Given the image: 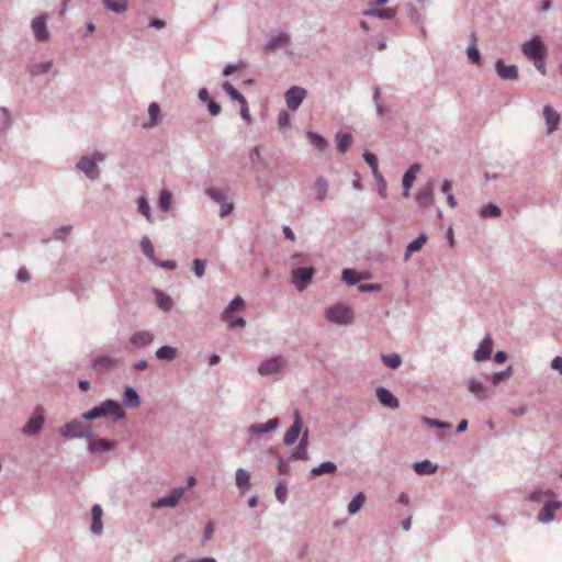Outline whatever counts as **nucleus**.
<instances>
[{
    "label": "nucleus",
    "mask_w": 562,
    "mask_h": 562,
    "mask_svg": "<svg viewBox=\"0 0 562 562\" xmlns=\"http://www.w3.org/2000/svg\"><path fill=\"white\" fill-rule=\"evenodd\" d=\"M100 417H113L115 419H123L125 417V411L117 401L108 398L82 414V418L85 420H92Z\"/></svg>",
    "instance_id": "f257e3e1"
},
{
    "label": "nucleus",
    "mask_w": 562,
    "mask_h": 562,
    "mask_svg": "<svg viewBox=\"0 0 562 562\" xmlns=\"http://www.w3.org/2000/svg\"><path fill=\"white\" fill-rule=\"evenodd\" d=\"M104 159L105 154L101 151H94L91 156H82L77 162L76 167L88 179L98 180L100 178V169L98 168V162H102Z\"/></svg>",
    "instance_id": "f03ea898"
},
{
    "label": "nucleus",
    "mask_w": 562,
    "mask_h": 562,
    "mask_svg": "<svg viewBox=\"0 0 562 562\" xmlns=\"http://www.w3.org/2000/svg\"><path fill=\"white\" fill-rule=\"evenodd\" d=\"M91 426L81 420L72 419L59 428V435L65 439H90Z\"/></svg>",
    "instance_id": "7ed1b4c3"
},
{
    "label": "nucleus",
    "mask_w": 562,
    "mask_h": 562,
    "mask_svg": "<svg viewBox=\"0 0 562 562\" xmlns=\"http://www.w3.org/2000/svg\"><path fill=\"white\" fill-rule=\"evenodd\" d=\"M326 318L334 324L350 325L353 323V311L346 304H334L326 310Z\"/></svg>",
    "instance_id": "20e7f679"
},
{
    "label": "nucleus",
    "mask_w": 562,
    "mask_h": 562,
    "mask_svg": "<svg viewBox=\"0 0 562 562\" xmlns=\"http://www.w3.org/2000/svg\"><path fill=\"white\" fill-rule=\"evenodd\" d=\"M521 53L530 60L539 56H547V47L541 37L536 35L522 44Z\"/></svg>",
    "instance_id": "39448f33"
},
{
    "label": "nucleus",
    "mask_w": 562,
    "mask_h": 562,
    "mask_svg": "<svg viewBox=\"0 0 562 562\" xmlns=\"http://www.w3.org/2000/svg\"><path fill=\"white\" fill-rule=\"evenodd\" d=\"M44 422V411L38 406L32 412L27 423L22 428L23 434L30 436L38 435L43 428Z\"/></svg>",
    "instance_id": "423d86ee"
},
{
    "label": "nucleus",
    "mask_w": 562,
    "mask_h": 562,
    "mask_svg": "<svg viewBox=\"0 0 562 562\" xmlns=\"http://www.w3.org/2000/svg\"><path fill=\"white\" fill-rule=\"evenodd\" d=\"M284 366V358L281 356H276L263 360L258 367V372L262 376L277 375L281 373Z\"/></svg>",
    "instance_id": "0eeeda50"
},
{
    "label": "nucleus",
    "mask_w": 562,
    "mask_h": 562,
    "mask_svg": "<svg viewBox=\"0 0 562 562\" xmlns=\"http://www.w3.org/2000/svg\"><path fill=\"white\" fill-rule=\"evenodd\" d=\"M186 493V487H176L171 491L170 494L160 497L151 503V507L155 509L162 508V507H176L179 504L180 498Z\"/></svg>",
    "instance_id": "6e6552de"
},
{
    "label": "nucleus",
    "mask_w": 562,
    "mask_h": 562,
    "mask_svg": "<svg viewBox=\"0 0 562 562\" xmlns=\"http://www.w3.org/2000/svg\"><path fill=\"white\" fill-rule=\"evenodd\" d=\"M307 91L299 86H293L286 90L284 98L290 111H296L305 99Z\"/></svg>",
    "instance_id": "1a4fd4ad"
},
{
    "label": "nucleus",
    "mask_w": 562,
    "mask_h": 562,
    "mask_svg": "<svg viewBox=\"0 0 562 562\" xmlns=\"http://www.w3.org/2000/svg\"><path fill=\"white\" fill-rule=\"evenodd\" d=\"M315 269L313 267L293 269L292 281L295 284V288L299 291L305 290L307 284L312 281Z\"/></svg>",
    "instance_id": "9d476101"
},
{
    "label": "nucleus",
    "mask_w": 562,
    "mask_h": 562,
    "mask_svg": "<svg viewBox=\"0 0 562 562\" xmlns=\"http://www.w3.org/2000/svg\"><path fill=\"white\" fill-rule=\"evenodd\" d=\"M302 431V418L299 409H295L293 413V424L286 430L283 436V445L292 446L300 437Z\"/></svg>",
    "instance_id": "9b49d317"
},
{
    "label": "nucleus",
    "mask_w": 562,
    "mask_h": 562,
    "mask_svg": "<svg viewBox=\"0 0 562 562\" xmlns=\"http://www.w3.org/2000/svg\"><path fill=\"white\" fill-rule=\"evenodd\" d=\"M88 441V451L91 454L101 452V451H108L112 450L116 447L117 442L115 440L111 439H93V430H90V439H86Z\"/></svg>",
    "instance_id": "f8f14e48"
},
{
    "label": "nucleus",
    "mask_w": 562,
    "mask_h": 562,
    "mask_svg": "<svg viewBox=\"0 0 562 562\" xmlns=\"http://www.w3.org/2000/svg\"><path fill=\"white\" fill-rule=\"evenodd\" d=\"M495 71L497 76L503 80H517L518 79V67L516 65H506L503 59L495 61Z\"/></svg>",
    "instance_id": "ddd939ff"
},
{
    "label": "nucleus",
    "mask_w": 562,
    "mask_h": 562,
    "mask_svg": "<svg viewBox=\"0 0 562 562\" xmlns=\"http://www.w3.org/2000/svg\"><path fill=\"white\" fill-rule=\"evenodd\" d=\"M32 31L37 42H46L49 38L45 15H38L32 21Z\"/></svg>",
    "instance_id": "4468645a"
},
{
    "label": "nucleus",
    "mask_w": 562,
    "mask_h": 562,
    "mask_svg": "<svg viewBox=\"0 0 562 562\" xmlns=\"http://www.w3.org/2000/svg\"><path fill=\"white\" fill-rule=\"evenodd\" d=\"M415 201L420 207H429L434 204V184L431 181L422 188L415 195Z\"/></svg>",
    "instance_id": "2eb2a0df"
},
{
    "label": "nucleus",
    "mask_w": 562,
    "mask_h": 562,
    "mask_svg": "<svg viewBox=\"0 0 562 562\" xmlns=\"http://www.w3.org/2000/svg\"><path fill=\"white\" fill-rule=\"evenodd\" d=\"M493 350V339L487 335L474 351L473 358L477 362L486 361L491 358Z\"/></svg>",
    "instance_id": "dca6fc26"
},
{
    "label": "nucleus",
    "mask_w": 562,
    "mask_h": 562,
    "mask_svg": "<svg viewBox=\"0 0 562 562\" xmlns=\"http://www.w3.org/2000/svg\"><path fill=\"white\" fill-rule=\"evenodd\" d=\"M379 402L391 409L400 407L398 400L392 394V392L383 386H379L375 391Z\"/></svg>",
    "instance_id": "f3484780"
},
{
    "label": "nucleus",
    "mask_w": 562,
    "mask_h": 562,
    "mask_svg": "<svg viewBox=\"0 0 562 562\" xmlns=\"http://www.w3.org/2000/svg\"><path fill=\"white\" fill-rule=\"evenodd\" d=\"M543 117L547 124V133H553L560 123V114L551 105H544Z\"/></svg>",
    "instance_id": "a211bd4d"
},
{
    "label": "nucleus",
    "mask_w": 562,
    "mask_h": 562,
    "mask_svg": "<svg viewBox=\"0 0 562 562\" xmlns=\"http://www.w3.org/2000/svg\"><path fill=\"white\" fill-rule=\"evenodd\" d=\"M153 341L154 334L148 330L136 331L130 338V342L138 349L149 346Z\"/></svg>",
    "instance_id": "6ab92c4d"
},
{
    "label": "nucleus",
    "mask_w": 562,
    "mask_h": 562,
    "mask_svg": "<svg viewBox=\"0 0 562 562\" xmlns=\"http://www.w3.org/2000/svg\"><path fill=\"white\" fill-rule=\"evenodd\" d=\"M307 446H308V432L306 430L303 434V436L301 437L295 450L290 454L289 461L307 460L308 459Z\"/></svg>",
    "instance_id": "aec40b11"
},
{
    "label": "nucleus",
    "mask_w": 562,
    "mask_h": 562,
    "mask_svg": "<svg viewBox=\"0 0 562 562\" xmlns=\"http://www.w3.org/2000/svg\"><path fill=\"white\" fill-rule=\"evenodd\" d=\"M235 482L240 495H245L251 486L249 472L243 468H238L235 472Z\"/></svg>",
    "instance_id": "412c9836"
},
{
    "label": "nucleus",
    "mask_w": 562,
    "mask_h": 562,
    "mask_svg": "<svg viewBox=\"0 0 562 562\" xmlns=\"http://www.w3.org/2000/svg\"><path fill=\"white\" fill-rule=\"evenodd\" d=\"M92 521L90 530L93 535L100 536L103 531L102 515L103 510L99 504H95L91 508Z\"/></svg>",
    "instance_id": "4be33fe9"
},
{
    "label": "nucleus",
    "mask_w": 562,
    "mask_h": 562,
    "mask_svg": "<svg viewBox=\"0 0 562 562\" xmlns=\"http://www.w3.org/2000/svg\"><path fill=\"white\" fill-rule=\"evenodd\" d=\"M290 35L284 32H280L277 36L271 37L265 45L267 52H274L281 47L290 44Z\"/></svg>",
    "instance_id": "5701e85b"
},
{
    "label": "nucleus",
    "mask_w": 562,
    "mask_h": 562,
    "mask_svg": "<svg viewBox=\"0 0 562 562\" xmlns=\"http://www.w3.org/2000/svg\"><path fill=\"white\" fill-rule=\"evenodd\" d=\"M278 426H279V419L271 418L267 423H263V424H252L248 428V432H249V435H252V436L262 435V434H266V432L277 429Z\"/></svg>",
    "instance_id": "b1692460"
},
{
    "label": "nucleus",
    "mask_w": 562,
    "mask_h": 562,
    "mask_svg": "<svg viewBox=\"0 0 562 562\" xmlns=\"http://www.w3.org/2000/svg\"><path fill=\"white\" fill-rule=\"evenodd\" d=\"M123 405L128 409L139 407L140 397L136 390L132 386H126L123 393Z\"/></svg>",
    "instance_id": "393cba45"
},
{
    "label": "nucleus",
    "mask_w": 562,
    "mask_h": 562,
    "mask_svg": "<svg viewBox=\"0 0 562 562\" xmlns=\"http://www.w3.org/2000/svg\"><path fill=\"white\" fill-rule=\"evenodd\" d=\"M557 505L554 501L547 502L538 514V520L542 524L551 522L555 517Z\"/></svg>",
    "instance_id": "a878e982"
},
{
    "label": "nucleus",
    "mask_w": 562,
    "mask_h": 562,
    "mask_svg": "<svg viewBox=\"0 0 562 562\" xmlns=\"http://www.w3.org/2000/svg\"><path fill=\"white\" fill-rule=\"evenodd\" d=\"M397 10L395 8H370L364 12L366 15L375 16L382 20H392L395 18Z\"/></svg>",
    "instance_id": "bb28decb"
},
{
    "label": "nucleus",
    "mask_w": 562,
    "mask_h": 562,
    "mask_svg": "<svg viewBox=\"0 0 562 562\" xmlns=\"http://www.w3.org/2000/svg\"><path fill=\"white\" fill-rule=\"evenodd\" d=\"M337 471V465L333 461H324L319 465L313 468L310 472L311 477H317L323 474H334Z\"/></svg>",
    "instance_id": "cd10ccee"
},
{
    "label": "nucleus",
    "mask_w": 562,
    "mask_h": 562,
    "mask_svg": "<svg viewBox=\"0 0 562 562\" xmlns=\"http://www.w3.org/2000/svg\"><path fill=\"white\" fill-rule=\"evenodd\" d=\"M426 241L427 235L423 233L416 239L409 243L404 254V261L407 262L411 259L413 252L420 250Z\"/></svg>",
    "instance_id": "c85d7f7f"
},
{
    "label": "nucleus",
    "mask_w": 562,
    "mask_h": 562,
    "mask_svg": "<svg viewBox=\"0 0 562 562\" xmlns=\"http://www.w3.org/2000/svg\"><path fill=\"white\" fill-rule=\"evenodd\" d=\"M469 391L479 400L485 398L486 385L476 380L475 378H470L468 380Z\"/></svg>",
    "instance_id": "c756f323"
},
{
    "label": "nucleus",
    "mask_w": 562,
    "mask_h": 562,
    "mask_svg": "<svg viewBox=\"0 0 562 562\" xmlns=\"http://www.w3.org/2000/svg\"><path fill=\"white\" fill-rule=\"evenodd\" d=\"M148 115L149 120L148 122L144 123L143 126L145 128H153L158 124L159 116H160V106L156 102H151L148 106Z\"/></svg>",
    "instance_id": "7c9ffc66"
},
{
    "label": "nucleus",
    "mask_w": 562,
    "mask_h": 562,
    "mask_svg": "<svg viewBox=\"0 0 562 562\" xmlns=\"http://www.w3.org/2000/svg\"><path fill=\"white\" fill-rule=\"evenodd\" d=\"M154 294L156 297V304L160 310L169 312L172 308L173 302L169 295L159 290H155Z\"/></svg>",
    "instance_id": "2f4dec72"
},
{
    "label": "nucleus",
    "mask_w": 562,
    "mask_h": 562,
    "mask_svg": "<svg viewBox=\"0 0 562 562\" xmlns=\"http://www.w3.org/2000/svg\"><path fill=\"white\" fill-rule=\"evenodd\" d=\"M372 100L375 105V111L379 116H383L390 112V108L381 102V92L378 86L373 87Z\"/></svg>",
    "instance_id": "473e14b6"
},
{
    "label": "nucleus",
    "mask_w": 562,
    "mask_h": 562,
    "mask_svg": "<svg viewBox=\"0 0 562 562\" xmlns=\"http://www.w3.org/2000/svg\"><path fill=\"white\" fill-rule=\"evenodd\" d=\"M438 465L431 463L429 460H423L414 463V470L419 475L432 474L437 471Z\"/></svg>",
    "instance_id": "72a5a7b5"
},
{
    "label": "nucleus",
    "mask_w": 562,
    "mask_h": 562,
    "mask_svg": "<svg viewBox=\"0 0 562 562\" xmlns=\"http://www.w3.org/2000/svg\"><path fill=\"white\" fill-rule=\"evenodd\" d=\"M366 502V495L362 492L357 493L348 504V514L356 515Z\"/></svg>",
    "instance_id": "f704fd0d"
},
{
    "label": "nucleus",
    "mask_w": 562,
    "mask_h": 562,
    "mask_svg": "<svg viewBox=\"0 0 562 562\" xmlns=\"http://www.w3.org/2000/svg\"><path fill=\"white\" fill-rule=\"evenodd\" d=\"M92 366L94 369L109 370L115 366V360L110 356H97L92 359Z\"/></svg>",
    "instance_id": "c9c22d12"
},
{
    "label": "nucleus",
    "mask_w": 562,
    "mask_h": 562,
    "mask_svg": "<svg viewBox=\"0 0 562 562\" xmlns=\"http://www.w3.org/2000/svg\"><path fill=\"white\" fill-rule=\"evenodd\" d=\"M52 67H53L52 60H47L44 63H35V64L30 65L29 72L32 77H37L40 75H43V74H46L47 71H49Z\"/></svg>",
    "instance_id": "e433bc0d"
},
{
    "label": "nucleus",
    "mask_w": 562,
    "mask_h": 562,
    "mask_svg": "<svg viewBox=\"0 0 562 562\" xmlns=\"http://www.w3.org/2000/svg\"><path fill=\"white\" fill-rule=\"evenodd\" d=\"M336 140H337V149L340 153H346L349 149V147L351 146L352 136L350 133L339 132L336 135Z\"/></svg>",
    "instance_id": "4c0bfd02"
},
{
    "label": "nucleus",
    "mask_w": 562,
    "mask_h": 562,
    "mask_svg": "<svg viewBox=\"0 0 562 562\" xmlns=\"http://www.w3.org/2000/svg\"><path fill=\"white\" fill-rule=\"evenodd\" d=\"M102 3L114 13H123L127 10L126 0H102Z\"/></svg>",
    "instance_id": "58836bf2"
},
{
    "label": "nucleus",
    "mask_w": 562,
    "mask_h": 562,
    "mask_svg": "<svg viewBox=\"0 0 562 562\" xmlns=\"http://www.w3.org/2000/svg\"><path fill=\"white\" fill-rule=\"evenodd\" d=\"M177 356V349L170 346H161L156 350L159 360L172 361Z\"/></svg>",
    "instance_id": "ea45409f"
},
{
    "label": "nucleus",
    "mask_w": 562,
    "mask_h": 562,
    "mask_svg": "<svg viewBox=\"0 0 562 562\" xmlns=\"http://www.w3.org/2000/svg\"><path fill=\"white\" fill-rule=\"evenodd\" d=\"M502 210L494 203H488L480 210V215L483 218H496L501 216Z\"/></svg>",
    "instance_id": "a19ab883"
},
{
    "label": "nucleus",
    "mask_w": 562,
    "mask_h": 562,
    "mask_svg": "<svg viewBox=\"0 0 562 562\" xmlns=\"http://www.w3.org/2000/svg\"><path fill=\"white\" fill-rule=\"evenodd\" d=\"M361 276L353 269L346 268L342 270V281L348 285H356L360 280Z\"/></svg>",
    "instance_id": "79ce46f5"
},
{
    "label": "nucleus",
    "mask_w": 562,
    "mask_h": 562,
    "mask_svg": "<svg viewBox=\"0 0 562 562\" xmlns=\"http://www.w3.org/2000/svg\"><path fill=\"white\" fill-rule=\"evenodd\" d=\"M222 89L231 97V99L237 101L238 103L245 102V97L238 92L229 81H224L222 83Z\"/></svg>",
    "instance_id": "37998d69"
},
{
    "label": "nucleus",
    "mask_w": 562,
    "mask_h": 562,
    "mask_svg": "<svg viewBox=\"0 0 562 562\" xmlns=\"http://www.w3.org/2000/svg\"><path fill=\"white\" fill-rule=\"evenodd\" d=\"M143 254L153 262L155 261V250L150 239L147 236H143L139 243Z\"/></svg>",
    "instance_id": "c03bdc74"
},
{
    "label": "nucleus",
    "mask_w": 562,
    "mask_h": 562,
    "mask_svg": "<svg viewBox=\"0 0 562 562\" xmlns=\"http://www.w3.org/2000/svg\"><path fill=\"white\" fill-rule=\"evenodd\" d=\"M419 168L420 167L418 164H414L408 168V170L404 173V177L402 180L403 187H408V188L413 187V182L416 179V173L419 170Z\"/></svg>",
    "instance_id": "a18cd8bd"
},
{
    "label": "nucleus",
    "mask_w": 562,
    "mask_h": 562,
    "mask_svg": "<svg viewBox=\"0 0 562 562\" xmlns=\"http://www.w3.org/2000/svg\"><path fill=\"white\" fill-rule=\"evenodd\" d=\"M307 138L308 142L319 150H325L326 147L328 146L327 140L322 135L315 132H308Z\"/></svg>",
    "instance_id": "49530a36"
},
{
    "label": "nucleus",
    "mask_w": 562,
    "mask_h": 562,
    "mask_svg": "<svg viewBox=\"0 0 562 562\" xmlns=\"http://www.w3.org/2000/svg\"><path fill=\"white\" fill-rule=\"evenodd\" d=\"M137 211L144 215L147 221L153 222L151 209L146 198L139 196L137 199Z\"/></svg>",
    "instance_id": "de8ad7c7"
},
{
    "label": "nucleus",
    "mask_w": 562,
    "mask_h": 562,
    "mask_svg": "<svg viewBox=\"0 0 562 562\" xmlns=\"http://www.w3.org/2000/svg\"><path fill=\"white\" fill-rule=\"evenodd\" d=\"M383 363L390 369H397L402 363V358L398 353L382 355Z\"/></svg>",
    "instance_id": "09e8293b"
},
{
    "label": "nucleus",
    "mask_w": 562,
    "mask_h": 562,
    "mask_svg": "<svg viewBox=\"0 0 562 562\" xmlns=\"http://www.w3.org/2000/svg\"><path fill=\"white\" fill-rule=\"evenodd\" d=\"M315 188L317 189L316 200L319 202L324 201L328 188L327 180L324 177H318L315 181Z\"/></svg>",
    "instance_id": "8fccbe9b"
},
{
    "label": "nucleus",
    "mask_w": 562,
    "mask_h": 562,
    "mask_svg": "<svg viewBox=\"0 0 562 562\" xmlns=\"http://www.w3.org/2000/svg\"><path fill=\"white\" fill-rule=\"evenodd\" d=\"M243 306H244V300L239 295H237L225 307V310L222 313V318L225 319L231 313L241 308Z\"/></svg>",
    "instance_id": "3c124183"
},
{
    "label": "nucleus",
    "mask_w": 562,
    "mask_h": 562,
    "mask_svg": "<svg viewBox=\"0 0 562 562\" xmlns=\"http://www.w3.org/2000/svg\"><path fill=\"white\" fill-rule=\"evenodd\" d=\"M514 373V369H513V366H508L505 370L503 371H499V372H495L493 375H492V383L494 385H497L499 384L503 380H506L508 378H510Z\"/></svg>",
    "instance_id": "603ef678"
},
{
    "label": "nucleus",
    "mask_w": 562,
    "mask_h": 562,
    "mask_svg": "<svg viewBox=\"0 0 562 562\" xmlns=\"http://www.w3.org/2000/svg\"><path fill=\"white\" fill-rule=\"evenodd\" d=\"M467 56L471 64L480 65L481 64V54L477 48V44L469 45L467 48Z\"/></svg>",
    "instance_id": "864d4df0"
},
{
    "label": "nucleus",
    "mask_w": 562,
    "mask_h": 562,
    "mask_svg": "<svg viewBox=\"0 0 562 562\" xmlns=\"http://www.w3.org/2000/svg\"><path fill=\"white\" fill-rule=\"evenodd\" d=\"M158 204L160 210L168 211L171 204V192L169 190H161L159 193Z\"/></svg>",
    "instance_id": "5fc2aeb1"
},
{
    "label": "nucleus",
    "mask_w": 562,
    "mask_h": 562,
    "mask_svg": "<svg viewBox=\"0 0 562 562\" xmlns=\"http://www.w3.org/2000/svg\"><path fill=\"white\" fill-rule=\"evenodd\" d=\"M205 194L218 204L226 200L224 192L216 188H207Z\"/></svg>",
    "instance_id": "6e6d98bb"
},
{
    "label": "nucleus",
    "mask_w": 562,
    "mask_h": 562,
    "mask_svg": "<svg viewBox=\"0 0 562 562\" xmlns=\"http://www.w3.org/2000/svg\"><path fill=\"white\" fill-rule=\"evenodd\" d=\"M553 495V491L552 490H541V488H538V490H533L532 492H530L529 496H528V499L530 502H533V503H538L541 501V498L543 496H551Z\"/></svg>",
    "instance_id": "4d7b16f0"
},
{
    "label": "nucleus",
    "mask_w": 562,
    "mask_h": 562,
    "mask_svg": "<svg viewBox=\"0 0 562 562\" xmlns=\"http://www.w3.org/2000/svg\"><path fill=\"white\" fill-rule=\"evenodd\" d=\"M408 20L414 24H422L423 18L420 12L412 4L406 7Z\"/></svg>",
    "instance_id": "13d9d810"
},
{
    "label": "nucleus",
    "mask_w": 562,
    "mask_h": 562,
    "mask_svg": "<svg viewBox=\"0 0 562 562\" xmlns=\"http://www.w3.org/2000/svg\"><path fill=\"white\" fill-rule=\"evenodd\" d=\"M372 175L376 181L379 193L382 198H385V191L387 188L386 181L381 175V172L378 170L372 171Z\"/></svg>",
    "instance_id": "bf43d9fd"
},
{
    "label": "nucleus",
    "mask_w": 562,
    "mask_h": 562,
    "mask_svg": "<svg viewBox=\"0 0 562 562\" xmlns=\"http://www.w3.org/2000/svg\"><path fill=\"white\" fill-rule=\"evenodd\" d=\"M422 422L431 428H441V429L450 428V424H448L446 422L438 420V419H434V418H430L427 416H423Z\"/></svg>",
    "instance_id": "052dcab7"
},
{
    "label": "nucleus",
    "mask_w": 562,
    "mask_h": 562,
    "mask_svg": "<svg viewBox=\"0 0 562 562\" xmlns=\"http://www.w3.org/2000/svg\"><path fill=\"white\" fill-rule=\"evenodd\" d=\"M206 261L203 259H194L192 261V270L198 278H202L205 273Z\"/></svg>",
    "instance_id": "680f3d73"
},
{
    "label": "nucleus",
    "mask_w": 562,
    "mask_h": 562,
    "mask_svg": "<svg viewBox=\"0 0 562 562\" xmlns=\"http://www.w3.org/2000/svg\"><path fill=\"white\" fill-rule=\"evenodd\" d=\"M276 497L277 499L281 503V504H284L286 502V493H288V487L284 483H279L276 487Z\"/></svg>",
    "instance_id": "e2e57ef3"
},
{
    "label": "nucleus",
    "mask_w": 562,
    "mask_h": 562,
    "mask_svg": "<svg viewBox=\"0 0 562 562\" xmlns=\"http://www.w3.org/2000/svg\"><path fill=\"white\" fill-rule=\"evenodd\" d=\"M363 159L372 171L378 170V157L373 153L366 150L363 153Z\"/></svg>",
    "instance_id": "0e129e2a"
},
{
    "label": "nucleus",
    "mask_w": 562,
    "mask_h": 562,
    "mask_svg": "<svg viewBox=\"0 0 562 562\" xmlns=\"http://www.w3.org/2000/svg\"><path fill=\"white\" fill-rule=\"evenodd\" d=\"M546 58H547V56H539L537 58L530 59L532 61L533 66L536 67V69L541 75H546L547 74Z\"/></svg>",
    "instance_id": "69168bd1"
},
{
    "label": "nucleus",
    "mask_w": 562,
    "mask_h": 562,
    "mask_svg": "<svg viewBox=\"0 0 562 562\" xmlns=\"http://www.w3.org/2000/svg\"><path fill=\"white\" fill-rule=\"evenodd\" d=\"M71 226H61L54 231L53 237L57 240H63L70 233Z\"/></svg>",
    "instance_id": "338daca9"
},
{
    "label": "nucleus",
    "mask_w": 562,
    "mask_h": 562,
    "mask_svg": "<svg viewBox=\"0 0 562 562\" xmlns=\"http://www.w3.org/2000/svg\"><path fill=\"white\" fill-rule=\"evenodd\" d=\"M221 207H220V216L222 218L226 217L227 215H229L233 210H234V204L232 202H226V200L222 203H220Z\"/></svg>",
    "instance_id": "774afa93"
}]
</instances>
